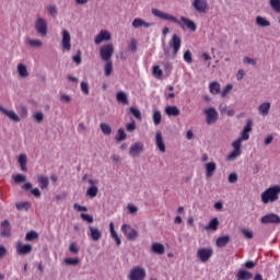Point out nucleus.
<instances>
[{
  "instance_id": "obj_1",
  "label": "nucleus",
  "mask_w": 280,
  "mask_h": 280,
  "mask_svg": "<svg viewBox=\"0 0 280 280\" xmlns=\"http://www.w3.org/2000/svg\"><path fill=\"white\" fill-rule=\"evenodd\" d=\"M151 13L153 14V16H156L158 19H161L162 21H171V23H176V25L180 26L182 30H185V27H187V30H189V32H196L198 30V25H196V22H194L192 20L185 18V16H180V21L176 19V16L163 12L159 9H152Z\"/></svg>"
},
{
  "instance_id": "obj_62",
  "label": "nucleus",
  "mask_w": 280,
  "mask_h": 280,
  "mask_svg": "<svg viewBox=\"0 0 280 280\" xmlns=\"http://www.w3.org/2000/svg\"><path fill=\"white\" fill-rule=\"evenodd\" d=\"M229 183L235 184L237 183V173H231L228 177Z\"/></svg>"
},
{
  "instance_id": "obj_35",
  "label": "nucleus",
  "mask_w": 280,
  "mask_h": 280,
  "mask_svg": "<svg viewBox=\"0 0 280 280\" xmlns=\"http://www.w3.org/2000/svg\"><path fill=\"white\" fill-rule=\"evenodd\" d=\"M98 191H100V189L97 188V186H91L86 190L85 196H88V198H95L97 196Z\"/></svg>"
},
{
  "instance_id": "obj_64",
  "label": "nucleus",
  "mask_w": 280,
  "mask_h": 280,
  "mask_svg": "<svg viewBox=\"0 0 280 280\" xmlns=\"http://www.w3.org/2000/svg\"><path fill=\"white\" fill-rule=\"evenodd\" d=\"M60 102H66V104H70L71 102V96L67 95V94H62L60 96Z\"/></svg>"
},
{
  "instance_id": "obj_23",
  "label": "nucleus",
  "mask_w": 280,
  "mask_h": 280,
  "mask_svg": "<svg viewBox=\"0 0 280 280\" xmlns=\"http://www.w3.org/2000/svg\"><path fill=\"white\" fill-rule=\"evenodd\" d=\"M109 233L113 240H115L117 246H121V238H119V235L117 234V231H115V223H109Z\"/></svg>"
},
{
  "instance_id": "obj_51",
  "label": "nucleus",
  "mask_w": 280,
  "mask_h": 280,
  "mask_svg": "<svg viewBox=\"0 0 280 280\" xmlns=\"http://www.w3.org/2000/svg\"><path fill=\"white\" fill-rule=\"evenodd\" d=\"M242 234L244 235V237H246V240H253V237H255V235L253 234V231L248 229H243Z\"/></svg>"
},
{
  "instance_id": "obj_43",
  "label": "nucleus",
  "mask_w": 280,
  "mask_h": 280,
  "mask_svg": "<svg viewBox=\"0 0 280 280\" xmlns=\"http://www.w3.org/2000/svg\"><path fill=\"white\" fill-rule=\"evenodd\" d=\"M129 113H131V115H133V117H136V119H139V121H141V110H139V108L130 107Z\"/></svg>"
},
{
  "instance_id": "obj_12",
  "label": "nucleus",
  "mask_w": 280,
  "mask_h": 280,
  "mask_svg": "<svg viewBox=\"0 0 280 280\" xmlns=\"http://www.w3.org/2000/svg\"><path fill=\"white\" fill-rule=\"evenodd\" d=\"M15 250H16L18 255L25 256V255H30V253H32L33 247L31 244H23V242L18 241Z\"/></svg>"
},
{
  "instance_id": "obj_30",
  "label": "nucleus",
  "mask_w": 280,
  "mask_h": 280,
  "mask_svg": "<svg viewBox=\"0 0 280 280\" xmlns=\"http://www.w3.org/2000/svg\"><path fill=\"white\" fill-rule=\"evenodd\" d=\"M151 250L155 253V255H163L165 253V246H163L161 243H153Z\"/></svg>"
},
{
  "instance_id": "obj_48",
  "label": "nucleus",
  "mask_w": 280,
  "mask_h": 280,
  "mask_svg": "<svg viewBox=\"0 0 280 280\" xmlns=\"http://www.w3.org/2000/svg\"><path fill=\"white\" fill-rule=\"evenodd\" d=\"M47 12H48V14H50V16H57L58 8L56 7V4L49 5L47 8Z\"/></svg>"
},
{
  "instance_id": "obj_63",
  "label": "nucleus",
  "mask_w": 280,
  "mask_h": 280,
  "mask_svg": "<svg viewBox=\"0 0 280 280\" xmlns=\"http://www.w3.org/2000/svg\"><path fill=\"white\" fill-rule=\"evenodd\" d=\"M127 208L129 213H131L132 215L137 214V211H139V208H137L135 205H128Z\"/></svg>"
},
{
  "instance_id": "obj_25",
  "label": "nucleus",
  "mask_w": 280,
  "mask_h": 280,
  "mask_svg": "<svg viewBox=\"0 0 280 280\" xmlns=\"http://www.w3.org/2000/svg\"><path fill=\"white\" fill-rule=\"evenodd\" d=\"M229 242H231V236L224 235L217 238L215 245L218 248H224V246H226Z\"/></svg>"
},
{
  "instance_id": "obj_15",
  "label": "nucleus",
  "mask_w": 280,
  "mask_h": 280,
  "mask_svg": "<svg viewBox=\"0 0 280 280\" xmlns=\"http://www.w3.org/2000/svg\"><path fill=\"white\" fill-rule=\"evenodd\" d=\"M143 152V143L142 142H136L131 144L129 148V154L130 156L137 158Z\"/></svg>"
},
{
  "instance_id": "obj_28",
  "label": "nucleus",
  "mask_w": 280,
  "mask_h": 280,
  "mask_svg": "<svg viewBox=\"0 0 280 280\" xmlns=\"http://www.w3.org/2000/svg\"><path fill=\"white\" fill-rule=\"evenodd\" d=\"M218 226H220V221L218 218H213L208 225L205 226V231H218Z\"/></svg>"
},
{
  "instance_id": "obj_40",
  "label": "nucleus",
  "mask_w": 280,
  "mask_h": 280,
  "mask_svg": "<svg viewBox=\"0 0 280 280\" xmlns=\"http://www.w3.org/2000/svg\"><path fill=\"white\" fill-rule=\"evenodd\" d=\"M34 240H38V232L31 231V232L26 233V235H25L26 242H34Z\"/></svg>"
},
{
  "instance_id": "obj_39",
  "label": "nucleus",
  "mask_w": 280,
  "mask_h": 280,
  "mask_svg": "<svg viewBox=\"0 0 280 280\" xmlns=\"http://www.w3.org/2000/svg\"><path fill=\"white\" fill-rule=\"evenodd\" d=\"M126 131L121 128L117 130V135L115 137V140L119 143L121 141H126Z\"/></svg>"
},
{
  "instance_id": "obj_18",
  "label": "nucleus",
  "mask_w": 280,
  "mask_h": 280,
  "mask_svg": "<svg viewBox=\"0 0 280 280\" xmlns=\"http://www.w3.org/2000/svg\"><path fill=\"white\" fill-rule=\"evenodd\" d=\"M104 40H110V32L108 31H101L95 39L94 43L95 45H102V43H104Z\"/></svg>"
},
{
  "instance_id": "obj_33",
  "label": "nucleus",
  "mask_w": 280,
  "mask_h": 280,
  "mask_svg": "<svg viewBox=\"0 0 280 280\" xmlns=\"http://www.w3.org/2000/svg\"><path fill=\"white\" fill-rule=\"evenodd\" d=\"M100 128H101V132H103V135H105L106 137L113 133V128L110 127V125L106 122H101Z\"/></svg>"
},
{
  "instance_id": "obj_16",
  "label": "nucleus",
  "mask_w": 280,
  "mask_h": 280,
  "mask_svg": "<svg viewBox=\"0 0 280 280\" xmlns=\"http://www.w3.org/2000/svg\"><path fill=\"white\" fill-rule=\"evenodd\" d=\"M168 45L173 49L174 56H176V54H178V51L180 50V37L174 34Z\"/></svg>"
},
{
  "instance_id": "obj_44",
  "label": "nucleus",
  "mask_w": 280,
  "mask_h": 280,
  "mask_svg": "<svg viewBox=\"0 0 280 280\" xmlns=\"http://www.w3.org/2000/svg\"><path fill=\"white\" fill-rule=\"evenodd\" d=\"M14 183L19 184V183H25V180H27V177L23 174H16L12 176Z\"/></svg>"
},
{
  "instance_id": "obj_21",
  "label": "nucleus",
  "mask_w": 280,
  "mask_h": 280,
  "mask_svg": "<svg viewBox=\"0 0 280 280\" xmlns=\"http://www.w3.org/2000/svg\"><path fill=\"white\" fill-rule=\"evenodd\" d=\"M205 167H206V177L211 178V176L215 174V170L218 168V165L215 164V162H209V163H206Z\"/></svg>"
},
{
  "instance_id": "obj_7",
  "label": "nucleus",
  "mask_w": 280,
  "mask_h": 280,
  "mask_svg": "<svg viewBox=\"0 0 280 280\" xmlns=\"http://www.w3.org/2000/svg\"><path fill=\"white\" fill-rule=\"evenodd\" d=\"M191 5L199 14H207L209 12V2L207 0H194Z\"/></svg>"
},
{
  "instance_id": "obj_50",
  "label": "nucleus",
  "mask_w": 280,
  "mask_h": 280,
  "mask_svg": "<svg viewBox=\"0 0 280 280\" xmlns=\"http://www.w3.org/2000/svg\"><path fill=\"white\" fill-rule=\"evenodd\" d=\"M18 211H23V209H25V211H27V209H30V202H19L15 205Z\"/></svg>"
},
{
  "instance_id": "obj_61",
  "label": "nucleus",
  "mask_w": 280,
  "mask_h": 280,
  "mask_svg": "<svg viewBox=\"0 0 280 280\" xmlns=\"http://www.w3.org/2000/svg\"><path fill=\"white\" fill-rule=\"evenodd\" d=\"M69 250L70 253H73V255H78V253H80V248H78V245H75V243L70 244Z\"/></svg>"
},
{
  "instance_id": "obj_3",
  "label": "nucleus",
  "mask_w": 280,
  "mask_h": 280,
  "mask_svg": "<svg viewBox=\"0 0 280 280\" xmlns=\"http://www.w3.org/2000/svg\"><path fill=\"white\" fill-rule=\"evenodd\" d=\"M279 195H280V185H275L267 188L260 195L262 205H268L269 202H277V200H279Z\"/></svg>"
},
{
  "instance_id": "obj_60",
  "label": "nucleus",
  "mask_w": 280,
  "mask_h": 280,
  "mask_svg": "<svg viewBox=\"0 0 280 280\" xmlns=\"http://www.w3.org/2000/svg\"><path fill=\"white\" fill-rule=\"evenodd\" d=\"M81 91L84 93V95H89V83L82 81L81 82Z\"/></svg>"
},
{
  "instance_id": "obj_46",
  "label": "nucleus",
  "mask_w": 280,
  "mask_h": 280,
  "mask_svg": "<svg viewBox=\"0 0 280 280\" xmlns=\"http://www.w3.org/2000/svg\"><path fill=\"white\" fill-rule=\"evenodd\" d=\"M33 117L37 121V124H43L45 119V114H43V112H37L33 115Z\"/></svg>"
},
{
  "instance_id": "obj_2",
  "label": "nucleus",
  "mask_w": 280,
  "mask_h": 280,
  "mask_svg": "<svg viewBox=\"0 0 280 280\" xmlns=\"http://www.w3.org/2000/svg\"><path fill=\"white\" fill-rule=\"evenodd\" d=\"M250 139V135H248V131H242L241 137L232 142L233 151L228 156V161H235L237 156H242V141H248Z\"/></svg>"
},
{
  "instance_id": "obj_38",
  "label": "nucleus",
  "mask_w": 280,
  "mask_h": 280,
  "mask_svg": "<svg viewBox=\"0 0 280 280\" xmlns=\"http://www.w3.org/2000/svg\"><path fill=\"white\" fill-rule=\"evenodd\" d=\"M269 5L273 10V12L280 14V0H269Z\"/></svg>"
},
{
  "instance_id": "obj_20",
  "label": "nucleus",
  "mask_w": 280,
  "mask_h": 280,
  "mask_svg": "<svg viewBox=\"0 0 280 280\" xmlns=\"http://www.w3.org/2000/svg\"><path fill=\"white\" fill-rule=\"evenodd\" d=\"M90 237L93 242H100L102 240V231L97 228H93L92 225L89 226Z\"/></svg>"
},
{
  "instance_id": "obj_57",
  "label": "nucleus",
  "mask_w": 280,
  "mask_h": 280,
  "mask_svg": "<svg viewBox=\"0 0 280 280\" xmlns=\"http://www.w3.org/2000/svg\"><path fill=\"white\" fill-rule=\"evenodd\" d=\"M128 48L132 54L137 51V39H131V42L128 45Z\"/></svg>"
},
{
  "instance_id": "obj_52",
  "label": "nucleus",
  "mask_w": 280,
  "mask_h": 280,
  "mask_svg": "<svg viewBox=\"0 0 280 280\" xmlns=\"http://www.w3.org/2000/svg\"><path fill=\"white\" fill-rule=\"evenodd\" d=\"M28 45L31 47H43V42L40 39H28Z\"/></svg>"
},
{
  "instance_id": "obj_17",
  "label": "nucleus",
  "mask_w": 280,
  "mask_h": 280,
  "mask_svg": "<svg viewBox=\"0 0 280 280\" xmlns=\"http://www.w3.org/2000/svg\"><path fill=\"white\" fill-rule=\"evenodd\" d=\"M155 145L162 154H165L166 148L165 142L163 141V133L161 131L155 132Z\"/></svg>"
},
{
  "instance_id": "obj_8",
  "label": "nucleus",
  "mask_w": 280,
  "mask_h": 280,
  "mask_svg": "<svg viewBox=\"0 0 280 280\" xmlns=\"http://www.w3.org/2000/svg\"><path fill=\"white\" fill-rule=\"evenodd\" d=\"M213 256V249L212 248H199L197 252V257L202 261V264H207L209 259Z\"/></svg>"
},
{
  "instance_id": "obj_37",
  "label": "nucleus",
  "mask_w": 280,
  "mask_h": 280,
  "mask_svg": "<svg viewBox=\"0 0 280 280\" xmlns=\"http://www.w3.org/2000/svg\"><path fill=\"white\" fill-rule=\"evenodd\" d=\"M104 73L106 78L113 74V61H106L104 66Z\"/></svg>"
},
{
  "instance_id": "obj_54",
  "label": "nucleus",
  "mask_w": 280,
  "mask_h": 280,
  "mask_svg": "<svg viewBox=\"0 0 280 280\" xmlns=\"http://www.w3.org/2000/svg\"><path fill=\"white\" fill-rule=\"evenodd\" d=\"M243 62L244 65H252L253 67L257 66V60L250 57H244Z\"/></svg>"
},
{
  "instance_id": "obj_14",
  "label": "nucleus",
  "mask_w": 280,
  "mask_h": 280,
  "mask_svg": "<svg viewBox=\"0 0 280 280\" xmlns=\"http://www.w3.org/2000/svg\"><path fill=\"white\" fill-rule=\"evenodd\" d=\"M61 36L62 48L66 49V51H71V33L67 30H62Z\"/></svg>"
},
{
  "instance_id": "obj_55",
  "label": "nucleus",
  "mask_w": 280,
  "mask_h": 280,
  "mask_svg": "<svg viewBox=\"0 0 280 280\" xmlns=\"http://www.w3.org/2000/svg\"><path fill=\"white\" fill-rule=\"evenodd\" d=\"M81 219L89 224H93V217L91 214L81 213Z\"/></svg>"
},
{
  "instance_id": "obj_56",
  "label": "nucleus",
  "mask_w": 280,
  "mask_h": 280,
  "mask_svg": "<svg viewBox=\"0 0 280 280\" xmlns=\"http://www.w3.org/2000/svg\"><path fill=\"white\" fill-rule=\"evenodd\" d=\"M72 60L75 65H82V52L79 50L78 55L72 57Z\"/></svg>"
},
{
  "instance_id": "obj_19",
  "label": "nucleus",
  "mask_w": 280,
  "mask_h": 280,
  "mask_svg": "<svg viewBox=\"0 0 280 280\" xmlns=\"http://www.w3.org/2000/svg\"><path fill=\"white\" fill-rule=\"evenodd\" d=\"M0 113H3V115L9 117L11 121H15V122L21 121V118L19 117V115H16V113H14V110L5 109L3 106H0Z\"/></svg>"
},
{
  "instance_id": "obj_13",
  "label": "nucleus",
  "mask_w": 280,
  "mask_h": 280,
  "mask_svg": "<svg viewBox=\"0 0 280 280\" xmlns=\"http://www.w3.org/2000/svg\"><path fill=\"white\" fill-rule=\"evenodd\" d=\"M0 235L1 237H12V225H10V221L4 220L0 223Z\"/></svg>"
},
{
  "instance_id": "obj_42",
  "label": "nucleus",
  "mask_w": 280,
  "mask_h": 280,
  "mask_svg": "<svg viewBox=\"0 0 280 280\" xmlns=\"http://www.w3.org/2000/svg\"><path fill=\"white\" fill-rule=\"evenodd\" d=\"M66 266H78L80 264V258H65Z\"/></svg>"
},
{
  "instance_id": "obj_9",
  "label": "nucleus",
  "mask_w": 280,
  "mask_h": 280,
  "mask_svg": "<svg viewBox=\"0 0 280 280\" xmlns=\"http://www.w3.org/2000/svg\"><path fill=\"white\" fill-rule=\"evenodd\" d=\"M206 115V121L208 126H211V124H215L218 121V110L213 107H209L208 109L203 110Z\"/></svg>"
},
{
  "instance_id": "obj_41",
  "label": "nucleus",
  "mask_w": 280,
  "mask_h": 280,
  "mask_svg": "<svg viewBox=\"0 0 280 280\" xmlns=\"http://www.w3.org/2000/svg\"><path fill=\"white\" fill-rule=\"evenodd\" d=\"M162 119H163V116L161 115V112H160V110H155V112L153 113V122H154V126L161 125Z\"/></svg>"
},
{
  "instance_id": "obj_10",
  "label": "nucleus",
  "mask_w": 280,
  "mask_h": 280,
  "mask_svg": "<svg viewBox=\"0 0 280 280\" xmlns=\"http://www.w3.org/2000/svg\"><path fill=\"white\" fill-rule=\"evenodd\" d=\"M260 224H280V217L277 213H268L260 218Z\"/></svg>"
},
{
  "instance_id": "obj_27",
  "label": "nucleus",
  "mask_w": 280,
  "mask_h": 280,
  "mask_svg": "<svg viewBox=\"0 0 280 280\" xmlns=\"http://www.w3.org/2000/svg\"><path fill=\"white\" fill-rule=\"evenodd\" d=\"M165 113L168 117H178V115H180V109H178L176 105L166 106Z\"/></svg>"
},
{
  "instance_id": "obj_36",
  "label": "nucleus",
  "mask_w": 280,
  "mask_h": 280,
  "mask_svg": "<svg viewBox=\"0 0 280 280\" xmlns=\"http://www.w3.org/2000/svg\"><path fill=\"white\" fill-rule=\"evenodd\" d=\"M209 89H210V93L212 95H219V93H220V83L219 82H212V83H210Z\"/></svg>"
},
{
  "instance_id": "obj_32",
  "label": "nucleus",
  "mask_w": 280,
  "mask_h": 280,
  "mask_svg": "<svg viewBox=\"0 0 280 280\" xmlns=\"http://www.w3.org/2000/svg\"><path fill=\"white\" fill-rule=\"evenodd\" d=\"M256 25H258V27H270V21H268L266 18L264 16H257L256 18Z\"/></svg>"
},
{
  "instance_id": "obj_59",
  "label": "nucleus",
  "mask_w": 280,
  "mask_h": 280,
  "mask_svg": "<svg viewBox=\"0 0 280 280\" xmlns=\"http://www.w3.org/2000/svg\"><path fill=\"white\" fill-rule=\"evenodd\" d=\"M255 266H257V264L253 260H247L244 264V268H246L247 270H253V268H255Z\"/></svg>"
},
{
  "instance_id": "obj_45",
  "label": "nucleus",
  "mask_w": 280,
  "mask_h": 280,
  "mask_svg": "<svg viewBox=\"0 0 280 280\" xmlns=\"http://www.w3.org/2000/svg\"><path fill=\"white\" fill-rule=\"evenodd\" d=\"M153 75H154V78H158L159 80H161V78H163V70H161V68L159 66H154L153 67Z\"/></svg>"
},
{
  "instance_id": "obj_22",
  "label": "nucleus",
  "mask_w": 280,
  "mask_h": 280,
  "mask_svg": "<svg viewBox=\"0 0 280 280\" xmlns=\"http://www.w3.org/2000/svg\"><path fill=\"white\" fill-rule=\"evenodd\" d=\"M258 113L262 117H268V115L270 114V103H268V102L261 103L258 106Z\"/></svg>"
},
{
  "instance_id": "obj_24",
  "label": "nucleus",
  "mask_w": 280,
  "mask_h": 280,
  "mask_svg": "<svg viewBox=\"0 0 280 280\" xmlns=\"http://www.w3.org/2000/svg\"><path fill=\"white\" fill-rule=\"evenodd\" d=\"M37 183L40 189H49V177L44 175H38Z\"/></svg>"
},
{
  "instance_id": "obj_4",
  "label": "nucleus",
  "mask_w": 280,
  "mask_h": 280,
  "mask_svg": "<svg viewBox=\"0 0 280 280\" xmlns=\"http://www.w3.org/2000/svg\"><path fill=\"white\" fill-rule=\"evenodd\" d=\"M115 54V46L113 44H107L101 47L100 56L104 62L112 61L113 55Z\"/></svg>"
},
{
  "instance_id": "obj_29",
  "label": "nucleus",
  "mask_w": 280,
  "mask_h": 280,
  "mask_svg": "<svg viewBox=\"0 0 280 280\" xmlns=\"http://www.w3.org/2000/svg\"><path fill=\"white\" fill-rule=\"evenodd\" d=\"M116 100L119 104L128 105V94L124 91H119L116 93Z\"/></svg>"
},
{
  "instance_id": "obj_6",
  "label": "nucleus",
  "mask_w": 280,
  "mask_h": 280,
  "mask_svg": "<svg viewBox=\"0 0 280 280\" xmlns=\"http://www.w3.org/2000/svg\"><path fill=\"white\" fill-rule=\"evenodd\" d=\"M129 280H145V269L142 267H133L128 275Z\"/></svg>"
},
{
  "instance_id": "obj_11",
  "label": "nucleus",
  "mask_w": 280,
  "mask_h": 280,
  "mask_svg": "<svg viewBox=\"0 0 280 280\" xmlns=\"http://www.w3.org/2000/svg\"><path fill=\"white\" fill-rule=\"evenodd\" d=\"M35 31L42 36H47V21L43 18H38L35 22Z\"/></svg>"
},
{
  "instance_id": "obj_49",
  "label": "nucleus",
  "mask_w": 280,
  "mask_h": 280,
  "mask_svg": "<svg viewBox=\"0 0 280 280\" xmlns=\"http://www.w3.org/2000/svg\"><path fill=\"white\" fill-rule=\"evenodd\" d=\"M132 27H135L136 30H139V27H143V19L136 18L132 21Z\"/></svg>"
},
{
  "instance_id": "obj_47",
  "label": "nucleus",
  "mask_w": 280,
  "mask_h": 280,
  "mask_svg": "<svg viewBox=\"0 0 280 280\" xmlns=\"http://www.w3.org/2000/svg\"><path fill=\"white\" fill-rule=\"evenodd\" d=\"M184 60L185 62H187L188 65H191L194 62V58L191 57V51L190 50H186L184 52Z\"/></svg>"
},
{
  "instance_id": "obj_26",
  "label": "nucleus",
  "mask_w": 280,
  "mask_h": 280,
  "mask_svg": "<svg viewBox=\"0 0 280 280\" xmlns=\"http://www.w3.org/2000/svg\"><path fill=\"white\" fill-rule=\"evenodd\" d=\"M237 280H250L253 279V273L250 271L240 269L236 275Z\"/></svg>"
},
{
  "instance_id": "obj_5",
  "label": "nucleus",
  "mask_w": 280,
  "mask_h": 280,
  "mask_svg": "<svg viewBox=\"0 0 280 280\" xmlns=\"http://www.w3.org/2000/svg\"><path fill=\"white\" fill-rule=\"evenodd\" d=\"M121 231L124 235L127 237V240H129V242H135V240L139 237V232L135 228H131L128 224H122Z\"/></svg>"
},
{
  "instance_id": "obj_34",
  "label": "nucleus",
  "mask_w": 280,
  "mask_h": 280,
  "mask_svg": "<svg viewBox=\"0 0 280 280\" xmlns=\"http://www.w3.org/2000/svg\"><path fill=\"white\" fill-rule=\"evenodd\" d=\"M18 73L20 78H27V75H30V73L27 72V67L23 63L18 65Z\"/></svg>"
},
{
  "instance_id": "obj_31",
  "label": "nucleus",
  "mask_w": 280,
  "mask_h": 280,
  "mask_svg": "<svg viewBox=\"0 0 280 280\" xmlns=\"http://www.w3.org/2000/svg\"><path fill=\"white\" fill-rule=\"evenodd\" d=\"M18 162L20 163V167L22 172H27V155L26 154H20Z\"/></svg>"
},
{
  "instance_id": "obj_53",
  "label": "nucleus",
  "mask_w": 280,
  "mask_h": 280,
  "mask_svg": "<svg viewBox=\"0 0 280 280\" xmlns=\"http://www.w3.org/2000/svg\"><path fill=\"white\" fill-rule=\"evenodd\" d=\"M231 91H233V85L228 84L221 92V97H226V95H229V93H231Z\"/></svg>"
},
{
  "instance_id": "obj_58",
  "label": "nucleus",
  "mask_w": 280,
  "mask_h": 280,
  "mask_svg": "<svg viewBox=\"0 0 280 280\" xmlns=\"http://www.w3.org/2000/svg\"><path fill=\"white\" fill-rule=\"evenodd\" d=\"M245 132H252L253 131V120L252 119H248L244 129H243Z\"/></svg>"
}]
</instances>
